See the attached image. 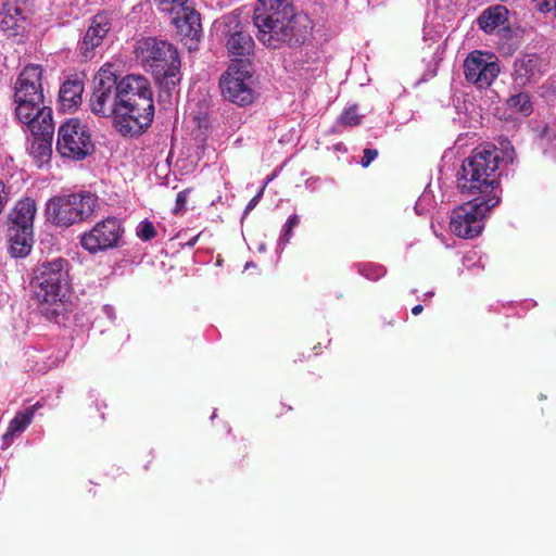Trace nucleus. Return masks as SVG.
<instances>
[{
    "mask_svg": "<svg viewBox=\"0 0 556 556\" xmlns=\"http://www.w3.org/2000/svg\"><path fill=\"white\" fill-rule=\"evenodd\" d=\"M89 108L100 117H111L113 126L124 137L143 134L151 126L155 112L149 80L134 74L118 78L111 66H102L96 74Z\"/></svg>",
    "mask_w": 556,
    "mask_h": 556,
    "instance_id": "obj_1",
    "label": "nucleus"
},
{
    "mask_svg": "<svg viewBox=\"0 0 556 556\" xmlns=\"http://www.w3.org/2000/svg\"><path fill=\"white\" fill-rule=\"evenodd\" d=\"M253 23L258 40L274 49L303 43L312 29L309 18L295 13L293 0H257Z\"/></svg>",
    "mask_w": 556,
    "mask_h": 556,
    "instance_id": "obj_2",
    "label": "nucleus"
},
{
    "mask_svg": "<svg viewBox=\"0 0 556 556\" xmlns=\"http://www.w3.org/2000/svg\"><path fill=\"white\" fill-rule=\"evenodd\" d=\"M501 152L491 146L478 147L462 164L457 187L463 194L501 201L502 188L498 170Z\"/></svg>",
    "mask_w": 556,
    "mask_h": 556,
    "instance_id": "obj_3",
    "label": "nucleus"
},
{
    "mask_svg": "<svg viewBox=\"0 0 556 556\" xmlns=\"http://www.w3.org/2000/svg\"><path fill=\"white\" fill-rule=\"evenodd\" d=\"M68 261L62 257L38 264L30 279L34 300L40 313L51 321L66 312L65 290L70 283Z\"/></svg>",
    "mask_w": 556,
    "mask_h": 556,
    "instance_id": "obj_4",
    "label": "nucleus"
},
{
    "mask_svg": "<svg viewBox=\"0 0 556 556\" xmlns=\"http://www.w3.org/2000/svg\"><path fill=\"white\" fill-rule=\"evenodd\" d=\"M98 206V197L89 191L60 194L46 204V217L53 225L68 228L89 218Z\"/></svg>",
    "mask_w": 556,
    "mask_h": 556,
    "instance_id": "obj_5",
    "label": "nucleus"
},
{
    "mask_svg": "<svg viewBox=\"0 0 556 556\" xmlns=\"http://www.w3.org/2000/svg\"><path fill=\"white\" fill-rule=\"evenodd\" d=\"M143 59L155 78L168 90L180 83V60L177 49L163 40L153 38L144 42Z\"/></svg>",
    "mask_w": 556,
    "mask_h": 556,
    "instance_id": "obj_6",
    "label": "nucleus"
},
{
    "mask_svg": "<svg viewBox=\"0 0 556 556\" xmlns=\"http://www.w3.org/2000/svg\"><path fill=\"white\" fill-rule=\"evenodd\" d=\"M494 199L472 198L455 208L450 222L451 231L464 239L478 237L483 229V218L498 204Z\"/></svg>",
    "mask_w": 556,
    "mask_h": 556,
    "instance_id": "obj_7",
    "label": "nucleus"
},
{
    "mask_svg": "<svg viewBox=\"0 0 556 556\" xmlns=\"http://www.w3.org/2000/svg\"><path fill=\"white\" fill-rule=\"evenodd\" d=\"M56 151L61 156L81 161L94 151L91 134L78 118H70L58 130Z\"/></svg>",
    "mask_w": 556,
    "mask_h": 556,
    "instance_id": "obj_8",
    "label": "nucleus"
},
{
    "mask_svg": "<svg viewBox=\"0 0 556 556\" xmlns=\"http://www.w3.org/2000/svg\"><path fill=\"white\" fill-rule=\"evenodd\" d=\"M249 62L239 61L231 64L219 80L223 97L239 106L253 103L255 98V92L248 83L252 77Z\"/></svg>",
    "mask_w": 556,
    "mask_h": 556,
    "instance_id": "obj_9",
    "label": "nucleus"
},
{
    "mask_svg": "<svg viewBox=\"0 0 556 556\" xmlns=\"http://www.w3.org/2000/svg\"><path fill=\"white\" fill-rule=\"evenodd\" d=\"M159 9L172 16V23L182 39L197 42L202 36L200 14L190 0H155Z\"/></svg>",
    "mask_w": 556,
    "mask_h": 556,
    "instance_id": "obj_10",
    "label": "nucleus"
},
{
    "mask_svg": "<svg viewBox=\"0 0 556 556\" xmlns=\"http://www.w3.org/2000/svg\"><path fill=\"white\" fill-rule=\"evenodd\" d=\"M463 67L466 80L479 89L490 87L501 73L497 59L480 50L470 52Z\"/></svg>",
    "mask_w": 556,
    "mask_h": 556,
    "instance_id": "obj_11",
    "label": "nucleus"
},
{
    "mask_svg": "<svg viewBox=\"0 0 556 556\" xmlns=\"http://www.w3.org/2000/svg\"><path fill=\"white\" fill-rule=\"evenodd\" d=\"M123 232L119 220L115 217H108L97 223L91 230L84 232L80 237V244L88 252L96 254L117 247Z\"/></svg>",
    "mask_w": 556,
    "mask_h": 556,
    "instance_id": "obj_12",
    "label": "nucleus"
},
{
    "mask_svg": "<svg viewBox=\"0 0 556 556\" xmlns=\"http://www.w3.org/2000/svg\"><path fill=\"white\" fill-rule=\"evenodd\" d=\"M224 34L227 37V50L235 58L232 64L243 61L242 58L249 56L253 52L254 40L243 29L239 15L230 14L224 18Z\"/></svg>",
    "mask_w": 556,
    "mask_h": 556,
    "instance_id": "obj_13",
    "label": "nucleus"
},
{
    "mask_svg": "<svg viewBox=\"0 0 556 556\" xmlns=\"http://www.w3.org/2000/svg\"><path fill=\"white\" fill-rule=\"evenodd\" d=\"M42 73L43 70L40 65H26L16 79L14 99L25 98L26 100L43 102Z\"/></svg>",
    "mask_w": 556,
    "mask_h": 556,
    "instance_id": "obj_14",
    "label": "nucleus"
},
{
    "mask_svg": "<svg viewBox=\"0 0 556 556\" xmlns=\"http://www.w3.org/2000/svg\"><path fill=\"white\" fill-rule=\"evenodd\" d=\"M111 29V20L106 13L96 14L79 42V53L87 60L93 56L96 48L102 42Z\"/></svg>",
    "mask_w": 556,
    "mask_h": 556,
    "instance_id": "obj_15",
    "label": "nucleus"
},
{
    "mask_svg": "<svg viewBox=\"0 0 556 556\" xmlns=\"http://www.w3.org/2000/svg\"><path fill=\"white\" fill-rule=\"evenodd\" d=\"M37 204L33 198L20 199L9 214L8 228L34 229Z\"/></svg>",
    "mask_w": 556,
    "mask_h": 556,
    "instance_id": "obj_16",
    "label": "nucleus"
},
{
    "mask_svg": "<svg viewBox=\"0 0 556 556\" xmlns=\"http://www.w3.org/2000/svg\"><path fill=\"white\" fill-rule=\"evenodd\" d=\"M28 129L37 139L51 142L54 131L51 108L42 105L41 109H38L36 116L28 125Z\"/></svg>",
    "mask_w": 556,
    "mask_h": 556,
    "instance_id": "obj_17",
    "label": "nucleus"
},
{
    "mask_svg": "<svg viewBox=\"0 0 556 556\" xmlns=\"http://www.w3.org/2000/svg\"><path fill=\"white\" fill-rule=\"evenodd\" d=\"M10 252L14 257L29 254L34 243V229L8 228Z\"/></svg>",
    "mask_w": 556,
    "mask_h": 556,
    "instance_id": "obj_18",
    "label": "nucleus"
},
{
    "mask_svg": "<svg viewBox=\"0 0 556 556\" xmlns=\"http://www.w3.org/2000/svg\"><path fill=\"white\" fill-rule=\"evenodd\" d=\"M539 58L535 54L525 55L516 59L514 62V79L520 85L525 86L535 80L539 74Z\"/></svg>",
    "mask_w": 556,
    "mask_h": 556,
    "instance_id": "obj_19",
    "label": "nucleus"
},
{
    "mask_svg": "<svg viewBox=\"0 0 556 556\" xmlns=\"http://www.w3.org/2000/svg\"><path fill=\"white\" fill-rule=\"evenodd\" d=\"M508 22V10L501 4L485 9L478 17L479 27L488 33H493L496 28L504 26Z\"/></svg>",
    "mask_w": 556,
    "mask_h": 556,
    "instance_id": "obj_20",
    "label": "nucleus"
},
{
    "mask_svg": "<svg viewBox=\"0 0 556 556\" xmlns=\"http://www.w3.org/2000/svg\"><path fill=\"white\" fill-rule=\"evenodd\" d=\"M23 20L22 8L17 0H5L0 11V27L4 31L16 34L18 23Z\"/></svg>",
    "mask_w": 556,
    "mask_h": 556,
    "instance_id": "obj_21",
    "label": "nucleus"
},
{
    "mask_svg": "<svg viewBox=\"0 0 556 556\" xmlns=\"http://www.w3.org/2000/svg\"><path fill=\"white\" fill-rule=\"evenodd\" d=\"M84 84L79 79H67L60 88L59 99L64 108L72 109L81 102Z\"/></svg>",
    "mask_w": 556,
    "mask_h": 556,
    "instance_id": "obj_22",
    "label": "nucleus"
},
{
    "mask_svg": "<svg viewBox=\"0 0 556 556\" xmlns=\"http://www.w3.org/2000/svg\"><path fill=\"white\" fill-rule=\"evenodd\" d=\"M34 413L35 406H30L15 415V417L10 421L7 432L2 437L4 444L9 445L15 435L22 433L30 425L34 418Z\"/></svg>",
    "mask_w": 556,
    "mask_h": 556,
    "instance_id": "obj_23",
    "label": "nucleus"
},
{
    "mask_svg": "<svg viewBox=\"0 0 556 556\" xmlns=\"http://www.w3.org/2000/svg\"><path fill=\"white\" fill-rule=\"evenodd\" d=\"M16 103L15 115L18 121L25 125H29L33 118L36 116L38 109H41L43 102H37L33 100H26L25 98L14 99Z\"/></svg>",
    "mask_w": 556,
    "mask_h": 556,
    "instance_id": "obj_24",
    "label": "nucleus"
},
{
    "mask_svg": "<svg viewBox=\"0 0 556 556\" xmlns=\"http://www.w3.org/2000/svg\"><path fill=\"white\" fill-rule=\"evenodd\" d=\"M507 109L514 113H521L525 116H528L532 113V103L530 100V96L526 92H518L511 94L506 100Z\"/></svg>",
    "mask_w": 556,
    "mask_h": 556,
    "instance_id": "obj_25",
    "label": "nucleus"
},
{
    "mask_svg": "<svg viewBox=\"0 0 556 556\" xmlns=\"http://www.w3.org/2000/svg\"><path fill=\"white\" fill-rule=\"evenodd\" d=\"M357 268L362 276L371 281H377L387 274V268L377 263H361Z\"/></svg>",
    "mask_w": 556,
    "mask_h": 556,
    "instance_id": "obj_26",
    "label": "nucleus"
},
{
    "mask_svg": "<svg viewBox=\"0 0 556 556\" xmlns=\"http://www.w3.org/2000/svg\"><path fill=\"white\" fill-rule=\"evenodd\" d=\"M362 115L358 114V109L356 105H352L344 110L339 117V124L344 127H353L357 126L362 122Z\"/></svg>",
    "mask_w": 556,
    "mask_h": 556,
    "instance_id": "obj_27",
    "label": "nucleus"
},
{
    "mask_svg": "<svg viewBox=\"0 0 556 556\" xmlns=\"http://www.w3.org/2000/svg\"><path fill=\"white\" fill-rule=\"evenodd\" d=\"M300 224V216L296 215V214H293V215H290L289 218L287 219L285 226H283V230H282V235L280 237V241L282 243H289V241L291 240L293 233V229L295 227H298Z\"/></svg>",
    "mask_w": 556,
    "mask_h": 556,
    "instance_id": "obj_28",
    "label": "nucleus"
},
{
    "mask_svg": "<svg viewBox=\"0 0 556 556\" xmlns=\"http://www.w3.org/2000/svg\"><path fill=\"white\" fill-rule=\"evenodd\" d=\"M137 235L141 240L149 241L156 236V231L151 222L144 220L140 224Z\"/></svg>",
    "mask_w": 556,
    "mask_h": 556,
    "instance_id": "obj_29",
    "label": "nucleus"
},
{
    "mask_svg": "<svg viewBox=\"0 0 556 556\" xmlns=\"http://www.w3.org/2000/svg\"><path fill=\"white\" fill-rule=\"evenodd\" d=\"M191 190L192 189L188 188V189H185V190H182V191L177 193L175 207L173 210V213L175 215H178V214H180L181 212L185 211L186 203L188 201V197H189Z\"/></svg>",
    "mask_w": 556,
    "mask_h": 556,
    "instance_id": "obj_30",
    "label": "nucleus"
},
{
    "mask_svg": "<svg viewBox=\"0 0 556 556\" xmlns=\"http://www.w3.org/2000/svg\"><path fill=\"white\" fill-rule=\"evenodd\" d=\"M379 152L377 149L366 148L363 152V157L361 160V165L366 168L371 162L378 156Z\"/></svg>",
    "mask_w": 556,
    "mask_h": 556,
    "instance_id": "obj_31",
    "label": "nucleus"
},
{
    "mask_svg": "<svg viewBox=\"0 0 556 556\" xmlns=\"http://www.w3.org/2000/svg\"><path fill=\"white\" fill-rule=\"evenodd\" d=\"M8 201H9V191L7 189L5 184L2 180H0V214L2 213Z\"/></svg>",
    "mask_w": 556,
    "mask_h": 556,
    "instance_id": "obj_32",
    "label": "nucleus"
},
{
    "mask_svg": "<svg viewBox=\"0 0 556 556\" xmlns=\"http://www.w3.org/2000/svg\"><path fill=\"white\" fill-rule=\"evenodd\" d=\"M539 9L543 12H552L554 11V15L556 16V0H544L542 3H539Z\"/></svg>",
    "mask_w": 556,
    "mask_h": 556,
    "instance_id": "obj_33",
    "label": "nucleus"
},
{
    "mask_svg": "<svg viewBox=\"0 0 556 556\" xmlns=\"http://www.w3.org/2000/svg\"><path fill=\"white\" fill-rule=\"evenodd\" d=\"M262 192H263V191H260V193H258V194H256L254 198H252V199L250 200V202H249V203H248V205H247L245 211H250V210H252V208L257 204V202H258V200H260V198H261V195H262Z\"/></svg>",
    "mask_w": 556,
    "mask_h": 556,
    "instance_id": "obj_34",
    "label": "nucleus"
},
{
    "mask_svg": "<svg viewBox=\"0 0 556 556\" xmlns=\"http://www.w3.org/2000/svg\"><path fill=\"white\" fill-rule=\"evenodd\" d=\"M280 406H281V408H276L275 409L276 416L282 415L283 414V408H286V412H290L292 409L291 406H288V405H286L283 403H280Z\"/></svg>",
    "mask_w": 556,
    "mask_h": 556,
    "instance_id": "obj_35",
    "label": "nucleus"
},
{
    "mask_svg": "<svg viewBox=\"0 0 556 556\" xmlns=\"http://www.w3.org/2000/svg\"><path fill=\"white\" fill-rule=\"evenodd\" d=\"M307 357L303 354V353H298L295 355V357L293 358V363L296 364L298 362L302 363L306 359Z\"/></svg>",
    "mask_w": 556,
    "mask_h": 556,
    "instance_id": "obj_36",
    "label": "nucleus"
},
{
    "mask_svg": "<svg viewBox=\"0 0 556 556\" xmlns=\"http://www.w3.org/2000/svg\"><path fill=\"white\" fill-rule=\"evenodd\" d=\"M424 311V306L418 304V305H415L413 308H412V313L417 316L419 315L421 312Z\"/></svg>",
    "mask_w": 556,
    "mask_h": 556,
    "instance_id": "obj_37",
    "label": "nucleus"
},
{
    "mask_svg": "<svg viewBox=\"0 0 556 556\" xmlns=\"http://www.w3.org/2000/svg\"><path fill=\"white\" fill-rule=\"evenodd\" d=\"M199 237H200V233L197 235L195 237H193L192 239H190L188 242V245L193 247L195 244V242L198 241Z\"/></svg>",
    "mask_w": 556,
    "mask_h": 556,
    "instance_id": "obj_38",
    "label": "nucleus"
}]
</instances>
